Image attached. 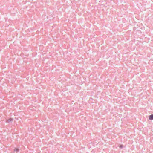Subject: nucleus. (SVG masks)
<instances>
[{"mask_svg":"<svg viewBox=\"0 0 153 153\" xmlns=\"http://www.w3.org/2000/svg\"><path fill=\"white\" fill-rule=\"evenodd\" d=\"M13 120V119L12 118H10L9 119H8L7 121V122L8 123H9L11 121H12Z\"/></svg>","mask_w":153,"mask_h":153,"instance_id":"obj_2","label":"nucleus"},{"mask_svg":"<svg viewBox=\"0 0 153 153\" xmlns=\"http://www.w3.org/2000/svg\"><path fill=\"white\" fill-rule=\"evenodd\" d=\"M149 119L151 120H153V114L149 116Z\"/></svg>","mask_w":153,"mask_h":153,"instance_id":"obj_1","label":"nucleus"},{"mask_svg":"<svg viewBox=\"0 0 153 153\" xmlns=\"http://www.w3.org/2000/svg\"><path fill=\"white\" fill-rule=\"evenodd\" d=\"M16 151L17 152H18L19 151V149H16Z\"/></svg>","mask_w":153,"mask_h":153,"instance_id":"obj_3","label":"nucleus"},{"mask_svg":"<svg viewBox=\"0 0 153 153\" xmlns=\"http://www.w3.org/2000/svg\"><path fill=\"white\" fill-rule=\"evenodd\" d=\"M120 147L122 148L123 147V146L122 145H121L120 146Z\"/></svg>","mask_w":153,"mask_h":153,"instance_id":"obj_4","label":"nucleus"}]
</instances>
